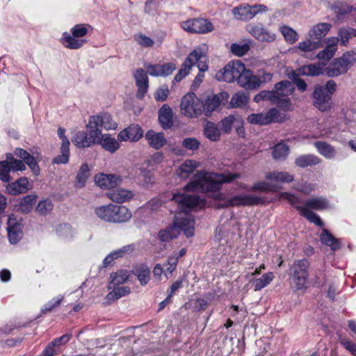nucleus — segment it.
<instances>
[{
	"label": "nucleus",
	"mask_w": 356,
	"mask_h": 356,
	"mask_svg": "<svg viewBox=\"0 0 356 356\" xmlns=\"http://www.w3.org/2000/svg\"><path fill=\"white\" fill-rule=\"evenodd\" d=\"M143 136V130L138 124H131L118 134V140L120 142L138 141Z\"/></svg>",
	"instance_id": "obj_12"
},
{
	"label": "nucleus",
	"mask_w": 356,
	"mask_h": 356,
	"mask_svg": "<svg viewBox=\"0 0 356 356\" xmlns=\"http://www.w3.org/2000/svg\"><path fill=\"white\" fill-rule=\"evenodd\" d=\"M323 63H318L307 65L298 68V74L303 76H318L323 74Z\"/></svg>",
	"instance_id": "obj_33"
},
{
	"label": "nucleus",
	"mask_w": 356,
	"mask_h": 356,
	"mask_svg": "<svg viewBox=\"0 0 356 356\" xmlns=\"http://www.w3.org/2000/svg\"><path fill=\"white\" fill-rule=\"evenodd\" d=\"M309 261L306 259L295 260L289 268V275L309 276Z\"/></svg>",
	"instance_id": "obj_24"
},
{
	"label": "nucleus",
	"mask_w": 356,
	"mask_h": 356,
	"mask_svg": "<svg viewBox=\"0 0 356 356\" xmlns=\"http://www.w3.org/2000/svg\"><path fill=\"white\" fill-rule=\"evenodd\" d=\"M60 152L61 154L54 159V163L65 164L69 161L70 146L61 145Z\"/></svg>",
	"instance_id": "obj_61"
},
{
	"label": "nucleus",
	"mask_w": 356,
	"mask_h": 356,
	"mask_svg": "<svg viewBox=\"0 0 356 356\" xmlns=\"http://www.w3.org/2000/svg\"><path fill=\"white\" fill-rule=\"evenodd\" d=\"M10 171H12V168L8 161H0V179L2 181L8 182L11 180Z\"/></svg>",
	"instance_id": "obj_59"
},
{
	"label": "nucleus",
	"mask_w": 356,
	"mask_h": 356,
	"mask_svg": "<svg viewBox=\"0 0 356 356\" xmlns=\"http://www.w3.org/2000/svg\"><path fill=\"white\" fill-rule=\"evenodd\" d=\"M245 65L240 60L229 62L225 66L223 70L218 71L216 77L218 81H223L227 83L237 81L241 87H245Z\"/></svg>",
	"instance_id": "obj_4"
},
{
	"label": "nucleus",
	"mask_w": 356,
	"mask_h": 356,
	"mask_svg": "<svg viewBox=\"0 0 356 356\" xmlns=\"http://www.w3.org/2000/svg\"><path fill=\"white\" fill-rule=\"evenodd\" d=\"M321 160L317 156L312 154L301 155L296 158L295 164L300 168H306L317 165L320 163Z\"/></svg>",
	"instance_id": "obj_41"
},
{
	"label": "nucleus",
	"mask_w": 356,
	"mask_h": 356,
	"mask_svg": "<svg viewBox=\"0 0 356 356\" xmlns=\"http://www.w3.org/2000/svg\"><path fill=\"white\" fill-rule=\"evenodd\" d=\"M275 278L272 272H268L261 275L259 278H254L250 281L252 286L255 291H260L268 286Z\"/></svg>",
	"instance_id": "obj_35"
},
{
	"label": "nucleus",
	"mask_w": 356,
	"mask_h": 356,
	"mask_svg": "<svg viewBox=\"0 0 356 356\" xmlns=\"http://www.w3.org/2000/svg\"><path fill=\"white\" fill-rule=\"evenodd\" d=\"M243 124V119L239 115H229L221 121L222 128L225 132L228 133L230 131L232 126H234L236 128L238 134L241 137H244L245 136Z\"/></svg>",
	"instance_id": "obj_16"
},
{
	"label": "nucleus",
	"mask_w": 356,
	"mask_h": 356,
	"mask_svg": "<svg viewBox=\"0 0 356 356\" xmlns=\"http://www.w3.org/2000/svg\"><path fill=\"white\" fill-rule=\"evenodd\" d=\"M266 181L256 183L253 186L254 190L261 191H277L281 187L279 183H290L293 181V175L286 172L275 171L269 172L266 175Z\"/></svg>",
	"instance_id": "obj_5"
},
{
	"label": "nucleus",
	"mask_w": 356,
	"mask_h": 356,
	"mask_svg": "<svg viewBox=\"0 0 356 356\" xmlns=\"http://www.w3.org/2000/svg\"><path fill=\"white\" fill-rule=\"evenodd\" d=\"M314 106L321 111L330 109L332 106L331 97L327 94L323 86H316L313 93Z\"/></svg>",
	"instance_id": "obj_11"
},
{
	"label": "nucleus",
	"mask_w": 356,
	"mask_h": 356,
	"mask_svg": "<svg viewBox=\"0 0 356 356\" xmlns=\"http://www.w3.org/2000/svg\"><path fill=\"white\" fill-rule=\"evenodd\" d=\"M204 56V47L199 46L189 54L185 59L181 68L175 76V80L181 81L190 72L191 67L195 65V62Z\"/></svg>",
	"instance_id": "obj_9"
},
{
	"label": "nucleus",
	"mask_w": 356,
	"mask_h": 356,
	"mask_svg": "<svg viewBox=\"0 0 356 356\" xmlns=\"http://www.w3.org/2000/svg\"><path fill=\"white\" fill-rule=\"evenodd\" d=\"M181 26L184 30L189 33H206L213 29V24L203 18H195L184 21Z\"/></svg>",
	"instance_id": "obj_10"
},
{
	"label": "nucleus",
	"mask_w": 356,
	"mask_h": 356,
	"mask_svg": "<svg viewBox=\"0 0 356 356\" xmlns=\"http://www.w3.org/2000/svg\"><path fill=\"white\" fill-rule=\"evenodd\" d=\"M275 97V105L284 111H292L293 106L289 96L294 91L293 83L289 81H282L277 83L272 90Z\"/></svg>",
	"instance_id": "obj_6"
},
{
	"label": "nucleus",
	"mask_w": 356,
	"mask_h": 356,
	"mask_svg": "<svg viewBox=\"0 0 356 356\" xmlns=\"http://www.w3.org/2000/svg\"><path fill=\"white\" fill-rule=\"evenodd\" d=\"M318 152L327 159H332L334 157L336 154L335 149L330 145L325 142H316L314 144Z\"/></svg>",
	"instance_id": "obj_46"
},
{
	"label": "nucleus",
	"mask_w": 356,
	"mask_h": 356,
	"mask_svg": "<svg viewBox=\"0 0 356 356\" xmlns=\"http://www.w3.org/2000/svg\"><path fill=\"white\" fill-rule=\"evenodd\" d=\"M134 40L142 47H151L154 45V40L149 37L143 34L138 33L134 35Z\"/></svg>",
	"instance_id": "obj_62"
},
{
	"label": "nucleus",
	"mask_w": 356,
	"mask_h": 356,
	"mask_svg": "<svg viewBox=\"0 0 356 356\" xmlns=\"http://www.w3.org/2000/svg\"><path fill=\"white\" fill-rule=\"evenodd\" d=\"M36 197H37L35 195H26L20 202L19 209L23 212H29L31 210L33 205L36 202Z\"/></svg>",
	"instance_id": "obj_55"
},
{
	"label": "nucleus",
	"mask_w": 356,
	"mask_h": 356,
	"mask_svg": "<svg viewBox=\"0 0 356 356\" xmlns=\"http://www.w3.org/2000/svg\"><path fill=\"white\" fill-rule=\"evenodd\" d=\"M275 97L273 90H262L257 94L254 97V101L259 103L261 101H269L272 104L275 105Z\"/></svg>",
	"instance_id": "obj_58"
},
{
	"label": "nucleus",
	"mask_w": 356,
	"mask_h": 356,
	"mask_svg": "<svg viewBox=\"0 0 356 356\" xmlns=\"http://www.w3.org/2000/svg\"><path fill=\"white\" fill-rule=\"evenodd\" d=\"M266 116L268 124L271 122H282L287 119L286 114L281 113L275 108L269 109L266 113Z\"/></svg>",
	"instance_id": "obj_48"
},
{
	"label": "nucleus",
	"mask_w": 356,
	"mask_h": 356,
	"mask_svg": "<svg viewBox=\"0 0 356 356\" xmlns=\"http://www.w3.org/2000/svg\"><path fill=\"white\" fill-rule=\"evenodd\" d=\"M135 250V245L134 244H129L122 247L121 248L114 250L111 254L115 259L122 258L127 254H129Z\"/></svg>",
	"instance_id": "obj_60"
},
{
	"label": "nucleus",
	"mask_w": 356,
	"mask_h": 356,
	"mask_svg": "<svg viewBox=\"0 0 356 356\" xmlns=\"http://www.w3.org/2000/svg\"><path fill=\"white\" fill-rule=\"evenodd\" d=\"M280 31L282 33L285 40L289 44H293L298 40V33L288 26H281Z\"/></svg>",
	"instance_id": "obj_52"
},
{
	"label": "nucleus",
	"mask_w": 356,
	"mask_h": 356,
	"mask_svg": "<svg viewBox=\"0 0 356 356\" xmlns=\"http://www.w3.org/2000/svg\"><path fill=\"white\" fill-rule=\"evenodd\" d=\"M289 152V147L284 143H278L273 149V156L276 160H284Z\"/></svg>",
	"instance_id": "obj_51"
},
{
	"label": "nucleus",
	"mask_w": 356,
	"mask_h": 356,
	"mask_svg": "<svg viewBox=\"0 0 356 356\" xmlns=\"http://www.w3.org/2000/svg\"><path fill=\"white\" fill-rule=\"evenodd\" d=\"M136 85L138 88L137 98L142 99L147 92L149 79L147 72L142 68L137 69L134 73Z\"/></svg>",
	"instance_id": "obj_15"
},
{
	"label": "nucleus",
	"mask_w": 356,
	"mask_h": 356,
	"mask_svg": "<svg viewBox=\"0 0 356 356\" xmlns=\"http://www.w3.org/2000/svg\"><path fill=\"white\" fill-rule=\"evenodd\" d=\"M107 196L115 202L122 203L130 200L134 197L131 191L117 188L107 193Z\"/></svg>",
	"instance_id": "obj_22"
},
{
	"label": "nucleus",
	"mask_w": 356,
	"mask_h": 356,
	"mask_svg": "<svg viewBox=\"0 0 356 356\" xmlns=\"http://www.w3.org/2000/svg\"><path fill=\"white\" fill-rule=\"evenodd\" d=\"M322 47L321 40H315L309 37L305 40L300 42L297 45V49L305 53H309L315 51Z\"/></svg>",
	"instance_id": "obj_36"
},
{
	"label": "nucleus",
	"mask_w": 356,
	"mask_h": 356,
	"mask_svg": "<svg viewBox=\"0 0 356 356\" xmlns=\"http://www.w3.org/2000/svg\"><path fill=\"white\" fill-rule=\"evenodd\" d=\"M200 142L195 138H186L182 141V146L186 149L195 151L200 147Z\"/></svg>",
	"instance_id": "obj_64"
},
{
	"label": "nucleus",
	"mask_w": 356,
	"mask_h": 356,
	"mask_svg": "<svg viewBox=\"0 0 356 356\" xmlns=\"http://www.w3.org/2000/svg\"><path fill=\"white\" fill-rule=\"evenodd\" d=\"M202 47H204V56L195 62V65H197L200 72L193 82L192 88L193 89H196L200 86L204 76V72L208 70L207 56L206 55L205 45L203 44Z\"/></svg>",
	"instance_id": "obj_26"
},
{
	"label": "nucleus",
	"mask_w": 356,
	"mask_h": 356,
	"mask_svg": "<svg viewBox=\"0 0 356 356\" xmlns=\"http://www.w3.org/2000/svg\"><path fill=\"white\" fill-rule=\"evenodd\" d=\"M113 211V223L126 222L129 221L132 217V213L131 211L124 206H119L114 204Z\"/></svg>",
	"instance_id": "obj_28"
},
{
	"label": "nucleus",
	"mask_w": 356,
	"mask_h": 356,
	"mask_svg": "<svg viewBox=\"0 0 356 356\" xmlns=\"http://www.w3.org/2000/svg\"><path fill=\"white\" fill-rule=\"evenodd\" d=\"M331 24L328 23H319L314 26L309 31L308 35L311 38L315 40H319L321 41L323 38L330 31Z\"/></svg>",
	"instance_id": "obj_34"
},
{
	"label": "nucleus",
	"mask_w": 356,
	"mask_h": 356,
	"mask_svg": "<svg viewBox=\"0 0 356 356\" xmlns=\"http://www.w3.org/2000/svg\"><path fill=\"white\" fill-rule=\"evenodd\" d=\"M129 274L127 271L119 270L116 273H113L111 275V281L110 282L109 288L111 289L115 286H118L124 283L129 279Z\"/></svg>",
	"instance_id": "obj_49"
},
{
	"label": "nucleus",
	"mask_w": 356,
	"mask_h": 356,
	"mask_svg": "<svg viewBox=\"0 0 356 356\" xmlns=\"http://www.w3.org/2000/svg\"><path fill=\"white\" fill-rule=\"evenodd\" d=\"M95 181L100 188L113 190L122 183V179L116 175L99 174L95 177Z\"/></svg>",
	"instance_id": "obj_14"
},
{
	"label": "nucleus",
	"mask_w": 356,
	"mask_h": 356,
	"mask_svg": "<svg viewBox=\"0 0 356 356\" xmlns=\"http://www.w3.org/2000/svg\"><path fill=\"white\" fill-rule=\"evenodd\" d=\"M238 173H213L205 171L197 172L193 180L188 184L184 189L187 191H201L204 193L218 192L222 184L230 183L238 178Z\"/></svg>",
	"instance_id": "obj_2"
},
{
	"label": "nucleus",
	"mask_w": 356,
	"mask_h": 356,
	"mask_svg": "<svg viewBox=\"0 0 356 356\" xmlns=\"http://www.w3.org/2000/svg\"><path fill=\"white\" fill-rule=\"evenodd\" d=\"M204 136L212 141H217L220 139V131L218 127L213 122H208L204 129Z\"/></svg>",
	"instance_id": "obj_44"
},
{
	"label": "nucleus",
	"mask_w": 356,
	"mask_h": 356,
	"mask_svg": "<svg viewBox=\"0 0 356 356\" xmlns=\"http://www.w3.org/2000/svg\"><path fill=\"white\" fill-rule=\"evenodd\" d=\"M113 288V291H110L106 296V299L108 301L116 300L123 296H125L126 295H128L130 293V289L127 286H114Z\"/></svg>",
	"instance_id": "obj_50"
},
{
	"label": "nucleus",
	"mask_w": 356,
	"mask_h": 356,
	"mask_svg": "<svg viewBox=\"0 0 356 356\" xmlns=\"http://www.w3.org/2000/svg\"><path fill=\"white\" fill-rule=\"evenodd\" d=\"M338 35L340 44L346 46L349 40L356 36V29L350 27L341 28L338 31Z\"/></svg>",
	"instance_id": "obj_45"
},
{
	"label": "nucleus",
	"mask_w": 356,
	"mask_h": 356,
	"mask_svg": "<svg viewBox=\"0 0 356 356\" xmlns=\"http://www.w3.org/2000/svg\"><path fill=\"white\" fill-rule=\"evenodd\" d=\"M6 192L12 195L26 193L29 190V181L26 177H21L6 186Z\"/></svg>",
	"instance_id": "obj_25"
},
{
	"label": "nucleus",
	"mask_w": 356,
	"mask_h": 356,
	"mask_svg": "<svg viewBox=\"0 0 356 356\" xmlns=\"http://www.w3.org/2000/svg\"><path fill=\"white\" fill-rule=\"evenodd\" d=\"M172 200L177 203L179 211L185 213L184 216H175L174 225L177 227L179 232H183L187 238L193 236L195 220L192 216L186 215V213L193 209L204 207V200L195 194L186 193H175Z\"/></svg>",
	"instance_id": "obj_1"
},
{
	"label": "nucleus",
	"mask_w": 356,
	"mask_h": 356,
	"mask_svg": "<svg viewBox=\"0 0 356 356\" xmlns=\"http://www.w3.org/2000/svg\"><path fill=\"white\" fill-rule=\"evenodd\" d=\"M159 121L164 129H170L173 125V112L168 104H163L159 110Z\"/></svg>",
	"instance_id": "obj_21"
},
{
	"label": "nucleus",
	"mask_w": 356,
	"mask_h": 356,
	"mask_svg": "<svg viewBox=\"0 0 356 356\" xmlns=\"http://www.w3.org/2000/svg\"><path fill=\"white\" fill-rule=\"evenodd\" d=\"M92 121L91 117H90L86 125L87 133L92 145L99 144L104 134H102V130L97 122H92Z\"/></svg>",
	"instance_id": "obj_27"
},
{
	"label": "nucleus",
	"mask_w": 356,
	"mask_h": 356,
	"mask_svg": "<svg viewBox=\"0 0 356 356\" xmlns=\"http://www.w3.org/2000/svg\"><path fill=\"white\" fill-rule=\"evenodd\" d=\"M268 11V8L263 4H255L253 6L246 5V19H252L257 14Z\"/></svg>",
	"instance_id": "obj_54"
},
{
	"label": "nucleus",
	"mask_w": 356,
	"mask_h": 356,
	"mask_svg": "<svg viewBox=\"0 0 356 356\" xmlns=\"http://www.w3.org/2000/svg\"><path fill=\"white\" fill-rule=\"evenodd\" d=\"M179 235V231L174 224H170L161 229L157 234L158 239L162 243H166L176 238Z\"/></svg>",
	"instance_id": "obj_30"
},
{
	"label": "nucleus",
	"mask_w": 356,
	"mask_h": 356,
	"mask_svg": "<svg viewBox=\"0 0 356 356\" xmlns=\"http://www.w3.org/2000/svg\"><path fill=\"white\" fill-rule=\"evenodd\" d=\"M102 137L99 144L106 151L114 153L120 148L118 140L112 138L110 134H105Z\"/></svg>",
	"instance_id": "obj_40"
},
{
	"label": "nucleus",
	"mask_w": 356,
	"mask_h": 356,
	"mask_svg": "<svg viewBox=\"0 0 356 356\" xmlns=\"http://www.w3.org/2000/svg\"><path fill=\"white\" fill-rule=\"evenodd\" d=\"M89 175V167L88 164L84 163L81 166L76 175L74 182L76 187L83 188L85 186L86 180L88 178Z\"/></svg>",
	"instance_id": "obj_47"
},
{
	"label": "nucleus",
	"mask_w": 356,
	"mask_h": 356,
	"mask_svg": "<svg viewBox=\"0 0 356 356\" xmlns=\"http://www.w3.org/2000/svg\"><path fill=\"white\" fill-rule=\"evenodd\" d=\"M279 199H284L295 207L301 216L306 218L309 222L319 226H323V223L318 216L310 209L322 210L329 207L328 201L323 197H314L305 202L304 206H300V200L296 196L287 192L279 194Z\"/></svg>",
	"instance_id": "obj_3"
},
{
	"label": "nucleus",
	"mask_w": 356,
	"mask_h": 356,
	"mask_svg": "<svg viewBox=\"0 0 356 356\" xmlns=\"http://www.w3.org/2000/svg\"><path fill=\"white\" fill-rule=\"evenodd\" d=\"M181 113L188 118H197L203 112V102L193 92L184 95L181 101Z\"/></svg>",
	"instance_id": "obj_8"
},
{
	"label": "nucleus",
	"mask_w": 356,
	"mask_h": 356,
	"mask_svg": "<svg viewBox=\"0 0 356 356\" xmlns=\"http://www.w3.org/2000/svg\"><path fill=\"white\" fill-rule=\"evenodd\" d=\"M170 90L168 86L163 85L159 87L154 92V97L157 102H164L168 99Z\"/></svg>",
	"instance_id": "obj_63"
},
{
	"label": "nucleus",
	"mask_w": 356,
	"mask_h": 356,
	"mask_svg": "<svg viewBox=\"0 0 356 356\" xmlns=\"http://www.w3.org/2000/svg\"><path fill=\"white\" fill-rule=\"evenodd\" d=\"M355 61L356 53L353 51H347L332 61L325 69L326 74L330 77L345 74Z\"/></svg>",
	"instance_id": "obj_7"
},
{
	"label": "nucleus",
	"mask_w": 356,
	"mask_h": 356,
	"mask_svg": "<svg viewBox=\"0 0 356 356\" xmlns=\"http://www.w3.org/2000/svg\"><path fill=\"white\" fill-rule=\"evenodd\" d=\"M227 96L226 93H220L213 96H209L203 102V112L205 115H210L220 106L222 99Z\"/></svg>",
	"instance_id": "obj_20"
},
{
	"label": "nucleus",
	"mask_w": 356,
	"mask_h": 356,
	"mask_svg": "<svg viewBox=\"0 0 356 356\" xmlns=\"http://www.w3.org/2000/svg\"><path fill=\"white\" fill-rule=\"evenodd\" d=\"M72 143L78 147L85 148L91 145V142L88 138V133L83 131H78L72 138Z\"/></svg>",
	"instance_id": "obj_42"
},
{
	"label": "nucleus",
	"mask_w": 356,
	"mask_h": 356,
	"mask_svg": "<svg viewBox=\"0 0 356 356\" xmlns=\"http://www.w3.org/2000/svg\"><path fill=\"white\" fill-rule=\"evenodd\" d=\"M15 154L16 156L22 159V161L27 164L29 168L33 171L35 174L39 172V166L35 159L31 156L27 151L21 149L16 148L15 150Z\"/></svg>",
	"instance_id": "obj_32"
},
{
	"label": "nucleus",
	"mask_w": 356,
	"mask_h": 356,
	"mask_svg": "<svg viewBox=\"0 0 356 356\" xmlns=\"http://www.w3.org/2000/svg\"><path fill=\"white\" fill-rule=\"evenodd\" d=\"M56 232L63 239H71L76 234L75 230L67 224L59 225L56 229Z\"/></svg>",
	"instance_id": "obj_53"
},
{
	"label": "nucleus",
	"mask_w": 356,
	"mask_h": 356,
	"mask_svg": "<svg viewBox=\"0 0 356 356\" xmlns=\"http://www.w3.org/2000/svg\"><path fill=\"white\" fill-rule=\"evenodd\" d=\"M145 137L150 147L155 149H159L166 143V139L163 133H156L153 130L146 132Z\"/></svg>",
	"instance_id": "obj_23"
},
{
	"label": "nucleus",
	"mask_w": 356,
	"mask_h": 356,
	"mask_svg": "<svg viewBox=\"0 0 356 356\" xmlns=\"http://www.w3.org/2000/svg\"><path fill=\"white\" fill-rule=\"evenodd\" d=\"M114 204H109L105 206H101L95 209L96 215L102 220L108 222H113Z\"/></svg>",
	"instance_id": "obj_38"
},
{
	"label": "nucleus",
	"mask_w": 356,
	"mask_h": 356,
	"mask_svg": "<svg viewBox=\"0 0 356 356\" xmlns=\"http://www.w3.org/2000/svg\"><path fill=\"white\" fill-rule=\"evenodd\" d=\"M54 208L52 202L49 199L40 200L36 207V210L39 214L46 216L50 213Z\"/></svg>",
	"instance_id": "obj_56"
},
{
	"label": "nucleus",
	"mask_w": 356,
	"mask_h": 356,
	"mask_svg": "<svg viewBox=\"0 0 356 356\" xmlns=\"http://www.w3.org/2000/svg\"><path fill=\"white\" fill-rule=\"evenodd\" d=\"M248 31L257 40L262 42H270L275 40V35L265 29L262 24L252 26Z\"/></svg>",
	"instance_id": "obj_18"
},
{
	"label": "nucleus",
	"mask_w": 356,
	"mask_h": 356,
	"mask_svg": "<svg viewBox=\"0 0 356 356\" xmlns=\"http://www.w3.org/2000/svg\"><path fill=\"white\" fill-rule=\"evenodd\" d=\"M197 167L198 163L195 161L191 159L186 160L180 165L177 171V175L181 179H186L195 171Z\"/></svg>",
	"instance_id": "obj_31"
},
{
	"label": "nucleus",
	"mask_w": 356,
	"mask_h": 356,
	"mask_svg": "<svg viewBox=\"0 0 356 356\" xmlns=\"http://www.w3.org/2000/svg\"><path fill=\"white\" fill-rule=\"evenodd\" d=\"M321 242L333 251L341 248V241L335 238L327 229H323L320 235Z\"/></svg>",
	"instance_id": "obj_29"
},
{
	"label": "nucleus",
	"mask_w": 356,
	"mask_h": 356,
	"mask_svg": "<svg viewBox=\"0 0 356 356\" xmlns=\"http://www.w3.org/2000/svg\"><path fill=\"white\" fill-rule=\"evenodd\" d=\"M150 270L145 264H140L134 270V274L137 277L141 285H146L150 280Z\"/></svg>",
	"instance_id": "obj_39"
},
{
	"label": "nucleus",
	"mask_w": 356,
	"mask_h": 356,
	"mask_svg": "<svg viewBox=\"0 0 356 356\" xmlns=\"http://www.w3.org/2000/svg\"><path fill=\"white\" fill-rule=\"evenodd\" d=\"M308 276L289 275L290 286L294 291H304L307 289Z\"/></svg>",
	"instance_id": "obj_37"
},
{
	"label": "nucleus",
	"mask_w": 356,
	"mask_h": 356,
	"mask_svg": "<svg viewBox=\"0 0 356 356\" xmlns=\"http://www.w3.org/2000/svg\"><path fill=\"white\" fill-rule=\"evenodd\" d=\"M8 237L12 244H15L22 238V227L14 215L8 216Z\"/></svg>",
	"instance_id": "obj_13"
},
{
	"label": "nucleus",
	"mask_w": 356,
	"mask_h": 356,
	"mask_svg": "<svg viewBox=\"0 0 356 356\" xmlns=\"http://www.w3.org/2000/svg\"><path fill=\"white\" fill-rule=\"evenodd\" d=\"M262 83L261 79L252 74L250 70H246V88L256 89Z\"/></svg>",
	"instance_id": "obj_57"
},
{
	"label": "nucleus",
	"mask_w": 356,
	"mask_h": 356,
	"mask_svg": "<svg viewBox=\"0 0 356 356\" xmlns=\"http://www.w3.org/2000/svg\"><path fill=\"white\" fill-rule=\"evenodd\" d=\"M92 122H97L99 127L106 130H114L117 128L118 124L113 120L111 115L108 113H102L99 115L90 116Z\"/></svg>",
	"instance_id": "obj_19"
},
{
	"label": "nucleus",
	"mask_w": 356,
	"mask_h": 356,
	"mask_svg": "<svg viewBox=\"0 0 356 356\" xmlns=\"http://www.w3.org/2000/svg\"><path fill=\"white\" fill-rule=\"evenodd\" d=\"M63 44L68 49H77L81 47L85 42L84 40L76 39L73 35L71 36L67 33L65 32L63 34Z\"/></svg>",
	"instance_id": "obj_43"
},
{
	"label": "nucleus",
	"mask_w": 356,
	"mask_h": 356,
	"mask_svg": "<svg viewBox=\"0 0 356 356\" xmlns=\"http://www.w3.org/2000/svg\"><path fill=\"white\" fill-rule=\"evenodd\" d=\"M72 338L71 334H65L54 339L44 350V356H54L60 351V347L66 344Z\"/></svg>",
	"instance_id": "obj_17"
}]
</instances>
